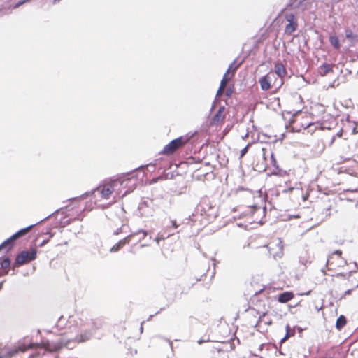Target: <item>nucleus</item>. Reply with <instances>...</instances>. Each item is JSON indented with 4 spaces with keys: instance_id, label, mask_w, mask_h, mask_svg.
Wrapping results in <instances>:
<instances>
[{
    "instance_id": "1",
    "label": "nucleus",
    "mask_w": 358,
    "mask_h": 358,
    "mask_svg": "<svg viewBox=\"0 0 358 358\" xmlns=\"http://www.w3.org/2000/svg\"><path fill=\"white\" fill-rule=\"evenodd\" d=\"M53 331L61 338L57 341H47L37 345L35 352L31 355L30 358H58L57 352L60 349L66 346L70 342L78 340V327L73 324V320H66L64 317L58 320Z\"/></svg>"
},
{
    "instance_id": "2",
    "label": "nucleus",
    "mask_w": 358,
    "mask_h": 358,
    "mask_svg": "<svg viewBox=\"0 0 358 358\" xmlns=\"http://www.w3.org/2000/svg\"><path fill=\"white\" fill-rule=\"evenodd\" d=\"M238 210L241 211L240 217L245 218L250 224L257 223L262 224L264 222V219L266 215L264 207L253 204L247 206L245 209L243 206H238Z\"/></svg>"
},
{
    "instance_id": "3",
    "label": "nucleus",
    "mask_w": 358,
    "mask_h": 358,
    "mask_svg": "<svg viewBox=\"0 0 358 358\" xmlns=\"http://www.w3.org/2000/svg\"><path fill=\"white\" fill-rule=\"evenodd\" d=\"M122 182L120 179L104 182L94 189L93 193L97 192L101 200H108L113 192L118 194L120 193V187L122 185Z\"/></svg>"
},
{
    "instance_id": "4",
    "label": "nucleus",
    "mask_w": 358,
    "mask_h": 358,
    "mask_svg": "<svg viewBox=\"0 0 358 358\" xmlns=\"http://www.w3.org/2000/svg\"><path fill=\"white\" fill-rule=\"evenodd\" d=\"M190 138V136H182L173 139L164 147L162 153L166 155L174 154L176 151L182 148L189 141Z\"/></svg>"
},
{
    "instance_id": "5",
    "label": "nucleus",
    "mask_w": 358,
    "mask_h": 358,
    "mask_svg": "<svg viewBox=\"0 0 358 358\" xmlns=\"http://www.w3.org/2000/svg\"><path fill=\"white\" fill-rule=\"evenodd\" d=\"M33 227L34 225H30L26 228L19 230L17 232L14 234L13 236L6 239L0 245V250L6 249L7 251H9L10 250H11L15 245V241L17 238L23 236H25L27 233H29L33 228Z\"/></svg>"
},
{
    "instance_id": "6",
    "label": "nucleus",
    "mask_w": 358,
    "mask_h": 358,
    "mask_svg": "<svg viewBox=\"0 0 358 358\" xmlns=\"http://www.w3.org/2000/svg\"><path fill=\"white\" fill-rule=\"evenodd\" d=\"M37 251L32 248L30 251H22L19 253L16 258L15 264L17 266L25 264L36 258Z\"/></svg>"
},
{
    "instance_id": "7",
    "label": "nucleus",
    "mask_w": 358,
    "mask_h": 358,
    "mask_svg": "<svg viewBox=\"0 0 358 358\" xmlns=\"http://www.w3.org/2000/svg\"><path fill=\"white\" fill-rule=\"evenodd\" d=\"M197 210L208 220L214 217L215 215L214 208L211 206L208 199L202 200L198 205Z\"/></svg>"
},
{
    "instance_id": "8",
    "label": "nucleus",
    "mask_w": 358,
    "mask_h": 358,
    "mask_svg": "<svg viewBox=\"0 0 358 358\" xmlns=\"http://www.w3.org/2000/svg\"><path fill=\"white\" fill-rule=\"evenodd\" d=\"M287 24L285 26V34H292L298 28V22L296 17L292 13H286L285 15Z\"/></svg>"
},
{
    "instance_id": "9",
    "label": "nucleus",
    "mask_w": 358,
    "mask_h": 358,
    "mask_svg": "<svg viewBox=\"0 0 358 358\" xmlns=\"http://www.w3.org/2000/svg\"><path fill=\"white\" fill-rule=\"evenodd\" d=\"M303 119H306V117L301 115H297L294 117L292 120L293 128L297 131H300L301 129H306L311 125V123L309 122H303Z\"/></svg>"
},
{
    "instance_id": "10",
    "label": "nucleus",
    "mask_w": 358,
    "mask_h": 358,
    "mask_svg": "<svg viewBox=\"0 0 358 358\" xmlns=\"http://www.w3.org/2000/svg\"><path fill=\"white\" fill-rule=\"evenodd\" d=\"M273 76V74H272L271 73H268L259 79V82L260 87L262 90L267 91L271 89V87L273 85L271 83Z\"/></svg>"
},
{
    "instance_id": "11",
    "label": "nucleus",
    "mask_w": 358,
    "mask_h": 358,
    "mask_svg": "<svg viewBox=\"0 0 358 358\" xmlns=\"http://www.w3.org/2000/svg\"><path fill=\"white\" fill-rule=\"evenodd\" d=\"M268 252L273 258L280 257L283 255L282 247L280 244L269 243L267 245Z\"/></svg>"
},
{
    "instance_id": "12",
    "label": "nucleus",
    "mask_w": 358,
    "mask_h": 358,
    "mask_svg": "<svg viewBox=\"0 0 358 358\" xmlns=\"http://www.w3.org/2000/svg\"><path fill=\"white\" fill-rule=\"evenodd\" d=\"M224 111L225 108L224 106L220 107L215 115L213 116L211 121V124L217 125L222 123L225 118Z\"/></svg>"
},
{
    "instance_id": "13",
    "label": "nucleus",
    "mask_w": 358,
    "mask_h": 358,
    "mask_svg": "<svg viewBox=\"0 0 358 358\" xmlns=\"http://www.w3.org/2000/svg\"><path fill=\"white\" fill-rule=\"evenodd\" d=\"M275 73L278 75V76L280 78L279 85L280 86L282 84V79L287 75V70L285 66L280 62H277L274 66Z\"/></svg>"
},
{
    "instance_id": "14",
    "label": "nucleus",
    "mask_w": 358,
    "mask_h": 358,
    "mask_svg": "<svg viewBox=\"0 0 358 358\" xmlns=\"http://www.w3.org/2000/svg\"><path fill=\"white\" fill-rule=\"evenodd\" d=\"M242 62H238L237 60H234L229 66L227 71L224 75H227V78L230 80L235 75L236 70L240 67Z\"/></svg>"
},
{
    "instance_id": "15",
    "label": "nucleus",
    "mask_w": 358,
    "mask_h": 358,
    "mask_svg": "<svg viewBox=\"0 0 358 358\" xmlns=\"http://www.w3.org/2000/svg\"><path fill=\"white\" fill-rule=\"evenodd\" d=\"M31 347H32L31 345H28V346H27L25 345H19L17 349L11 350L9 352H8L6 355H3V354L0 353V358H10L12 356L17 354L18 352H24L25 351H27L29 348H31Z\"/></svg>"
},
{
    "instance_id": "16",
    "label": "nucleus",
    "mask_w": 358,
    "mask_h": 358,
    "mask_svg": "<svg viewBox=\"0 0 358 358\" xmlns=\"http://www.w3.org/2000/svg\"><path fill=\"white\" fill-rule=\"evenodd\" d=\"M273 323L272 318L267 313H263L259 317L257 325L270 326Z\"/></svg>"
},
{
    "instance_id": "17",
    "label": "nucleus",
    "mask_w": 358,
    "mask_h": 358,
    "mask_svg": "<svg viewBox=\"0 0 358 358\" xmlns=\"http://www.w3.org/2000/svg\"><path fill=\"white\" fill-rule=\"evenodd\" d=\"M294 294L292 292H285L278 296V301L281 303H285L293 299Z\"/></svg>"
},
{
    "instance_id": "18",
    "label": "nucleus",
    "mask_w": 358,
    "mask_h": 358,
    "mask_svg": "<svg viewBox=\"0 0 358 358\" xmlns=\"http://www.w3.org/2000/svg\"><path fill=\"white\" fill-rule=\"evenodd\" d=\"M131 239V236H128L120 240L119 242L115 243L111 248L110 252H115L119 251L123 246L129 243Z\"/></svg>"
},
{
    "instance_id": "19",
    "label": "nucleus",
    "mask_w": 358,
    "mask_h": 358,
    "mask_svg": "<svg viewBox=\"0 0 358 358\" xmlns=\"http://www.w3.org/2000/svg\"><path fill=\"white\" fill-rule=\"evenodd\" d=\"M10 265V260L9 258H5L3 260H1V268L2 271H0V277L8 274Z\"/></svg>"
},
{
    "instance_id": "20",
    "label": "nucleus",
    "mask_w": 358,
    "mask_h": 358,
    "mask_svg": "<svg viewBox=\"0 0 358 358\" xmlns=\"http://www.w3.org/2000/svg\"><path fill=\"white\" fill-rule=\"evenodd\" d=\"M333 72V66L327 63H324L320 67V74L322 76H324L330 73Z\"/></svg>"
},
{
    "instance_id": "21",
    "label": "nucleus",
    "mask_w": 358,
    "mask_h": 358,
    "mask_svg": "<svg viewBox=\"0 0 358 358\" xmlns=\"http://www.w3.org/2000/svg\"><path fill=\"white\" fill-rule=\"evenodd\" d=\"M227 75H224L223 78L221 80L220 85L217 92V96H220L223 94L224 90L228 82L229 81V78H227Z\"/></svg>"
},
{
    "instance_id": "22",
    "label": "nucleus",
    "mask_w": 358,
    "mask_h": 358,
    "mask_svg": "<svg viewBox=\"0 0 358 358\" xmlns=\"http://www.w3.org/2000/svg\"><path fill=\"white\" fill-rule=\"evenodd\" d=\"M347 323L346 318L344 315H340L336 320V327L338 329L343 328Z\"/></svg>"
},
{
    "instance_id": "23",
    "label": "nucleus",
    "mask_w": 358,
    "mask_h": 358,
    "mask_svg": "<svg viewBox=\"0 0 358 358\" xmlns=\"http://www.w3.org/2000/svg\"><path fill=\"white\" fill-rule=\"evenodd\" d=\"M329 41L331 44L336 49H340V42L338 38L336 35H331L329 36Z\"/></svg>"
},
{
    "instance_id": "24",
    "label": "nucleus",
    "mask_w": 358,
    "mask_h": 358,
    "mask_svg": "<svg viewBox=\"0 0 358 358\" xmlns=\"http://www.w3.org/2000/svg\"><path fill=\"white\" fill-rule=\"evenodd\" d=\"M290 331H291L290 327H289V324H287L286 326V331L287 332H286V334H285V337L282 339V342L285 341L286 340H287L291 336Z\"/></svg>"
},
{
    "instance_id": "25",
    "label": "nucleus",
    "mask_w": 358,
    "mask_h": 358,
    "mask_svg": "<svg viewBox=\"0 0 358 358\" xmlns=\"http://www.w3.org/2000/svg\"><path fill=\"white\" fill-rule=\"evenodd\" d=\"M270 157H271V161L272 165L273 166L276 167L277 169H278V162H277L276 159L274 157V154L273 153H271Z\"/></svg>"
},
{
    "instance_id": "26",
    "label": "nucleus",
    "mask_w": 358,
    "mask_h": 358,
    "mask_svg": "<svg viewBox=\"0 0 358 358\" xmlns=\"http://www.w3.org/2000/svg\"><path fill=\"white\" fill-rule=\"evenodd\" d=\"M250 144H248L244 148L241 150L240 159H241L248 151Z\"/></svg>"
},
{
    "instance_id": "27",
    "label": "nucleus",
    "mask_w": 358,
    "mask_h": 358,
    "mask_svg": "<svg viewBox=\"0 0 358 358\" xmlns=\"http://www.w3.org/2000/svg\"><path fill=\"white\" fill-rule=\"evenodd\" d=\"M345 36L347 38L351 39L354 38L352 31L350 29L345 30Z\"/></svg>"
},
{
    "instance_id": "28",
    "label": "nucleus",
    "mask_w": 358,
    "mask_h": 358,
    "mask_svg": "<svg viewBox=\"0 0 358 358\" xmlns=\"http://www.w3.org/2000/svg\"><path fill=\"white\" fill-rule=\"evenodd\" d=\"M262 156H263V158L265 161L267 160V157H268V150H267V148H262Z\"/></svg>"
},
{
    "instance_id": "29",
    "label": "nucleus",
    "mask_w": 358,
    "mask_h": 358,
    "mask_svg": "<svg viewBox=\"0 0 358 358\" xmlns=\"http://www.w3.org/2000/svg\"><path fill=\"white\" fill-rule=\"evenodd\" d=\"M352 124H353V127L352 129V134H358V124L353 122Z\"/></svg>"
},
{
    "instance_id": "30",
    "label": "nucleus",
    "mask_w": 358,
    "mask_h": 358,
    "mask_svg": "<svg viewBox=\"0 0 358 358\" xmlns=\"http://www.w3.org/2000/svg\"><path fill=\"white\" fill-rule=\"evenodd\" d=\"M332 255H337L338 257H341L342 256V251L340 250H335Z\"/></svg>"
},
{
    "instance_id": "31",
    "label": "nucleus",
    "mask_w": 358,
    "mask_h": 358,
    "mask_svg": "<svg viewBox=\"0 0 358 358\" xmlns=\"http://www.w3.org/2000/svg\"><path fill=\"white\" fill-rule=\"evenodd\" d=\"M171 225L172 227L174 228V229H176L178 228V225L176 223V220H172L171 221Z\"/></svg>"
},
{
    "instance_id": "32",
    "label": "nucleus",
    "mask_w": 358,
    "mask_h": 358,
    "mask_svg": "<svg viewBox=\"0 0 358 358\" xmlns=\"http://www.w3.org/2000/svg\"><path fill=\"white\" fill-rule=\"evenodd\" d=\"M336 136L338 137H342L343 136V129L340 130L337 134Z\"/></svg>"
},
{
    "instance_id": "33",
    "label": "nucleus",
    "mask_w": 358,
    "mask_h": 358,
    "mask_svg": "<svg viewBox=\"0 0 358 358\" xmlns=\"http://www.w3.org/2000/svg\"><path fill=\"white\" fill-rule=\"evenodd\" d=\"M49 241V239L44 240L42 241V243L39 245L40 246H43L45 244H46Z\"/></svg>"
},
{
    "instance_id": "34",
    "label": "nucleus",
    "mask_w": 358,
    "mask_h": 358,
    "mask_svg": "<svg viewBox=\"0 0 358 358\" xmlns=\"http://www.w3.org/2000/svg\"><path fill=\"white\" fill-rule=\"evenodd\" d=\"M41 358H50V356H43L42 355H40Z\"/></svg>"
},
{
    "instance_id": "35",
    "label": "nucleus",
    "mask_w": 358,
    "mask_h": 358,
    "mask_svg": "<svg viewBox=\"0 0 358 358\" xmlns=\"http://www.w3.org/2000/svg\"><path fill=\"white\" fill-rule=\"evenodd\" d=\"M231 93V90H227V96H230Z\"/></svg>"
},
{
    "instance_id": "36",
    "label": "nucleus",
    "mask_w": 358,
    "mask_h": 358,
    "mask_svg": "<svg viewBox=\"0 0 358 358\" xmlns=\"http://www.w3.org/2000/svg\"><path fill=\"white\" fill-rule=\"evenodd\" d=\"M24 2H25L24 1H20V2L17 4V6L21 5L22 3H24Z\"/></svg>"
},
{
    "instance_id": "37",
    "label": "nucleus",
    "mask_w": 358,
    "mask_h": 358,
    "mask_svg": "<svg viewBox=\"0 0 358 358\" xmlns=\"http://www.w3.org/2000/svg\"><path fill=\"white\" fill-rule=\"evenodd\" d=\"M2 287V282L0 283V289H1Z\"/></svg>"
},
{
    "instance_id": "38",
    "label": "nucleus",
    "mask_w": 358,
    "mask_h": 358,
    "mask_svg": "<svg viewBox=\"0 0 358 358\" xmlns=\"http://www.w3.org/2000/svg\"><path fill=\"white\" fill-rule=\"evenodd\" d=\"M321 358H325V357H321Z\"/></svg>"
}]
</instances>
